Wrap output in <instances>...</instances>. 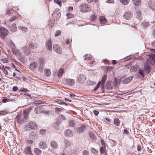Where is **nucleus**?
Here are the masks:
<instances>
[{
  "instance_id": "1",
  "label": "nucleus",
  "mask_w": 155,
  "mask_h": 155,
  "mask_svg": "<svg viewBox=\"0 0 155 155\" xmlns=\"http://www.w3.org/2000/svg\"><path fill=\"white\" fill-rule=\"evenodd\" d=\"M155 66V59H148L146 62V64L144 66L143 70H140L139 72L144 78L145 74H148L150 72V69L152 66Z\"/></svg>"
},
{
  "instance_id": "2",
  "label": "nucleus",
  "mask_w": 155,
  "mask_h": 155,
  "mask_svg": "<svg viewBox=\"0 0 155 155\" xmlns=\"http://www.w3.org/2000/svg\"><path fill=\"white\" fill-rule=\"evenodd\" d=\"M38 47L36 43H33L31 42H29L28 45L23 48V51L24 55L27 56L31 53L35 52Z\"/></svg>"
},
{
  "instance_id": "3",
  "label": "nucleus",
  "mask_w": 155,
  "mask_h": 155,
  "mask_svg": "<svg viewBox=\"0 0 155 155\" xmlns=\"http://www.w3.org/2000/svg\"><path fill=\"white\" fill-rule=\"evenodd\" d=\"M44 59H40L38 62L33 61L30 65V68L31 69L38 67V69L40 72H42L44 69Z\"/></svg>"
},
{
  "instance_id": "4",
  "label": "nucleus",
  "mask_w": 155,
  "mask_h": 155,
  "mask_svg": "<svg viewBox=\"0 0 155 155\" xmlns=\"http://www.w3.org/2000/svg\"><path fill=\"white\" fill-rule=\"evenodd\" d=\"M79 8L81 11L84 12H89L91 10L89 5L87 4L81 5L80 6Z\"/></svg>"
},
{
  "instance_id": "5",
  "label": "nucleus",
  "mask_w": 155,
  "mask_h": 155,
  "mask_svg": "<svg viewBox=\"0 0 155 155\" xmlns=\"http://www.w3.org/2000/svg\"><path fill=\"white\" fill-rule=\"evenodd\" d=\"M8 31L4 27H1L0 28V37L4 38L5 37L8 35Z\"/></svg>"
},
{
  "instance_id": "6",
  "label": "nucleus",
  "mask_w": 155,
  "mask_h": 155,
  "mask_svg": "<svg viewBox=\"0 0 155 155\" xmlns=\"http://www.w3.org/2000/svg\"><path fill=\"white\" fill-rule=\"evenodd\" d=\"M133 76H130L127 78H125L124 77H122L120 79V81L122 82L124 84H127L130 82L133 79Z\"/></svg>"
},
{
  "instance_id": "7",
  "label": "nucleus",
  "mask_w": 155,
  "mask_h": 155,
  "mask_svg": "<svg viewBox=\"0 0 155 155\" xmlns=\"http://www.w3.org/2000/svg\"><path fill=\"white\" fill-rule=\"evenodd\" d=\"M37 127L36 124L34 122H30L27 126V130H29L30 129L35 130Z\"/></svg>"
},
{
  "instance_id": "8",
  "label": "nucleus",
  "mask_w": 155,
  "mask_h": 155,
  "mask_svg": "<svg viewBox=\"0 0 155 155\" xmlns=\"http://www.w3.org/2000/svg\"><path fill=\"white\" fill-rule=\"evenodd\" d=\"M53 48L54 50L58 53L61 54L62 52V50L61 47L58 44L54 45Z\"/></svg>"
},
{
  "instance_id": "9",
  "label": "nucleus",
  "mask_w": 155,
  "mask_h": 155,
  "mask_svg": "<svg viewBox=\"0 0 155 155\" xmlns=\"http://www.w3.org/2000/svg\"><path fill=\"white\" fill-rule=\"evenodd\" d=\"M86 77L83 74H80L78 78V82L80 84H83L86 80Z\"/></svg>"
},
{
  "instance_id": "10",
  "label": "nucleus",
  "mask_w": 155,
  "mask_h": 155,
  "mask_svg": "<svg viewBox=\"0 0 155 155\" xmlns=\"http://www.w3.org/2000/svg\"><path fill=\"white\" fill-rule=\"evenodd\" d=\"M123 17L126 20H130L133 16V15L130 11H127L124 13Z\"/></svg>"
},
{
  "instance_id": "11",
  "label": "nucleus",
  "mask_w": 155,
  "mask_h": 155,
  "mask_svg": "<svg viewBox=\"0 0 155 155\" xmlns=\"http://www.w3.org/2000/svg\"><path fill=\"white\" fill-rule=\"evenodd\" d=\"M16 118L17 119V122L20 124H22L26 120L24 119L22 115L19 114L17 116Z\"/></svg>"
},
{
  "instance_id": "12",
  "label": "nucleus",
  "mask_w": 155,
  "mask_h": 155,
  "mask_svg": "<svg viewBox=\"0 0 155 155\" xmlns=\"http://www.w3.org/2000/svg\"><path fill=\"white\" fill-rule=\"evenodd\" d=\"M46 47L47 49L50 51H52V45L51 44V40L48 39L46 42Z\"/></svg>"
},
{
  "instance_id": "13",
  "label": "nucleus",
  "mask_w": 155,
  "mask_h": 155,
  "mask_svg": "<svg viewBox=\"0 0 155 155\" xmlns=\"http://www.w3.org/2000/svg\"><path fill=\"white\" fill-rule=\"evenodd\" d=\"M38 147L41 149H45L47 147V145L45 142L41 141L39 143Z\"/></svg>"
},
{
  "instance_id": "14",
  "label": "nucleus",
  "mask_w": 155,
  "mask_h": 155,
  "mask_svg": "<svg viewBox=\"0 0 155 155\" xmlns=\"http://www.w3.org/2000/svg\"><path fill=\"white\" fill-rule=\"evenodd\" d=\"M64 134L66 137H71L73 136V132L70 130H67L65 131Z\"/></svg>"
},
{
  "instance_id": "15",
  "label": "nucleus",
  "mask_w": 155,
  "mask_h": 155,
  "mask_svg": "<svg viewBox=\"0 0 155 155\" xmlns=\"http://www.w3.org/2000/svg\"><path fill=\"white\" fill-rule=\"evenodd\" d=\"M12 52L13 54L17 56H20L21 54V53L20 51L15 48H12Z\"/></svg>"
},
{
  "instance_id": "16",
  "label": "nucleus",
  "mask_w": 155,
  "mask_h": 155,
  "mask_svg": "<svg viewBox=\"0 0 155 155\" xmlns=\"http://www.w3.org/2000/svg\"><path fill=\"white\" fill-rule=\"evenodd\" d=\"M37 135H36V133L34 132H31L30 134V138L32 140H35L37 138Z\"/></svg>"
},
{
  "instance_id": "17",
  "label": "nucleus",
  "mask_w": 155,
  "mask_h": 155,
  "mask_svg": "<svg viewBox=\"0 0 155 155\" xmlns=\"http://www.w3.org/2000/svg\"><path fill=\"white\" fill-rule=\"evenodd\" d=\"M42 107L38 106L36 107L35 109V111L37 114H39L42 112Z\"/></svg>"
},
{
  "instance_id": "18",
  "label": "nucleus",
  "mask_w": 155,
  "mask_h": 155,
  "mask_svg": "<svg viewBox=\"0 0 155 155\" xmlns=\"http://www.w3.org/2000/svg\"><path fill=\"white\" fill-rule=\"evenodd\" d=\"M66 80L68 84L69 85L72 86L74 85V81L73 79H67Z\"/></svg>"
},
{
  "instance_id": "19",
  "label": "nucleus",
  "mask_w": 155,
  "mask_h": 155,
  "mask_svg": "<svg viewBox=\"0 0 155 155\" xmlns=\"http://www.w3.org/2000/svg\"><path fill=\"white\" fill-rule=\"evenodd\" d=\"M100 22L101 24H105L107 21V20L105 17L103 16H100L99 18Z\"/></svg>"
},
{
  "instance_id": "20",
  "label": "nucleus",
  "mask_w": 155,
  "mask_h": 155,
  "mask_svg": "<svg viewBox=\"0 0 155 155\" xmlns=\"http://www.w3.org/2000/svg\"><path fill=\"white\" fill-rule=\"evenodd\" d=\"M50 144L51 146L53 148H57L58 147V145L57 143L54 141H51Z\"/></svg>"
},
{
  "instance_id": "21",
  "label": "nucleus",
  "mask_w": 155,
  "mask_h": 155,
  "mask_svg": "<svg viewBox=\"0 0 155 155\" xmlns=\"http://www.w3.org/2000/svg\"><path fill=\"white\" fill-rule=\"evenodd\" d=\"M34 152L37 155H41L42 153V151L38 148H35Z\"/></svg>"
},
{
  "instance_id": "22",
  "label": "nucleus",
  "mask_w": 155,
  "mask_h": 155,
  "mask_svg": "<svg viewBox=\"0 0 155 155\" xmlns=\"http://www.w3.org/2000/svg\"><path fill=\"white\" fill-rule=\"evenodd\" d=\"M149 6L153 10L155 8V3L152 1H150L148 3Z\"/></svg>"
},
{
  "instance_id": "23",
  "label": "nucleus",
  "mask_w": 155,
  "mask_h": 155,
  "mask_svg": "<svg viewBox=\"0 0 155 155\" xmlns=\"http://www.w3.org/2000/svg\"><path fill=\"white\" fill-rule=\"evenodd\" d=\"M17 29V27L16 25L15 24H12L11 28H10V30L12 32H15L16 31Z\"/></svg>"
},
{
  "instance_id": "24",
  "label": "nucleus",
  "mask_w": 155,
  "mask_h": 155,
  "mask_svg": "<svg viewBox=\"0 0 155 155\" xmlns=\"http://www.w3.org/2000/svg\"><path fill=\"white\" fill-rule=\"evenodd\" d=\"M64 70L62 68H60L58 71V76L59 78L61 77L62 75L64 74Z\"/></svg>"
},
{
  "instance_id": "25",
  "label": "nucleus",
  "mask_w": 155,
  "mask_h": 155,
  "mask_svg": "<svg viewBox=\"0 0 155 155\" xmlns=\"http://www.w3.org/2000/svg\"><path fill=\"white\" fill-rule=\"evenodd\" d=\"M107 86L108 89H112L113 87L112 82L110 81H107L106 84Z\"/></svg>"
},
{
  "instance_id": "26",
  "label": "nucleus",
  "mask_w": 155,
  "mask_h": 155,
  "mask_svg": "<svg viewBox=\"0 0 155 155\" xmlns=\"http://www.w3.org/2000/svg\"><path fill=\"white\" fill-rule=\"evenodd\" d=\"M85 129V127L84 126H82L78 127L77 128V131L80 133L83 132Z\"/></svg>"
},
{
  "instance_id": "27",
  "label": "nucleus",
  "mask_w": 155,
  "mask_h": 155,
  "mask_svg": "<svg viewBox=\"0 0 155 155\" xmlns=\"http://www.w3.org/2000/svg\"><path fill=\"white\" fill-rule=\"evenodd\" d=\"M138 66L136 65L132 67L130 69V71L132 72H136L138 70Z\"/></svg>"
},
{
  "instance_id": "28",
  "label": "nucleus",
  "mask_w": 155,
  "mask_h": 155,
  "mask_svg": "<svg viewBox=\"0 0 155 155\" xmlns=\"http://www.w3.org/2000/svg\"><path fill=\"white\" fill-rule=\"evenodd\" d=\"M45 75L49 77L50 76L51 74V71L49 69H45Z\"/></svg>"
},
{
  "instance_id": "29",
  "label": "nucleus",
  "mask_w": 155,
  "mask_h": 155,
  "mask_svg": "<svg viewBox=\"0 0 155 155\" xmlns=\"http://www.w3.org/2000/svg\"><path fill=\"white\" fill-rule=\"evenodd\" d=\"M135 5L139 6L141 5V0H132Z\"/></svg>"
},
{
  "instance_id": "30",
  "label": "nucleus",
  "mask_w": 155,
  "mask_h": 155,
  "mask_svg": "<svg viewBox=\"0 0 155 155\" xmlns=\"http://www.w3.org/2000/svg\"><path fill=\"white\" fill-rule=\"evenodd\" d=\"M120 2L124 5L128 4L130 2V0H120Z\"/></svg>"
},
{
  "instance_id": "31",
  "label": "nucleus",
  "mask_w": 155,
  "mask_h": 155,
  "mask_svg": "<svg viewBox=\"0 0 155 155\" xmlns=\"http://www.w3.org/2000/svg\"><path fill=\"white\" fill-rule=\"evenodd\" d=\"M114 124L116 126H119L120 123V121L119 119L117 118H115L114 120Z\"/></svg>"
},
{
  "instance_id": "32",
  "label": "nucleus",
  "mask_w": 155,
  "mask_h": 155,
  "mask_svg": "<svg viewBox=\"0 0 155 155\" xmlns=\"http://www.w3.org/2000/svg\"><path fill=\"white\" fill-rule=\"evenodd\" d=\"M0 69L2 70L5 75H8V72L7 70L4 68L3 66L2 68L0 66Z\"/></svg>"
},
{
  "instance_id": "33",
  "label": "nucleus",
  "mask_w": 155,
  "mask_h": 155,
  "mask_svg": "<svg viewBox=\"0 0 155 155\" xmlns=\"http://www.w3.org/2000/svg\"><path fill=\"white\" fill-rule=\"evenodd\" d=\"M65 147H69L71 145V143L68 140L65 141Z\"/></svg>"
},
{
  "instance_id": "34",
  "label": "nucleus",
  "mask_w": 155,
  "mask_h": 155,
  "mask_svg": "<svg viewBox=\"0 0 155 155\" xmlns=\"http://www.w3.org/2000/svg\"><path fill=\"white\" fill-rule=\"evenodd\" d=\"M106 147L105 145L103 146L100 149V151L101 153H104L105 152V148Z\"/></svg>"
},
{
  "instance_id": "35",
  "label": "nucleus",
  "mask_w": 155,
  "mask_h": 155,
  "mask_svg": "<svg viewBox=\"0 0 155 155\" xmlns=\"http://www.w3.org/2000/svg\"><path fill=\"white\" fill-rule=\"evenodd\" d=\"M91 152L94 154L97 155V154L98 151L96 150L94 148H92L91 150Z\"/></svg>"
},
{
  "instance_id": "36",
  "label": "nucleus",
  "mask_w": 155,
  "mask_h": 155,
  "mask_svg": "<svg viewBox=\"0 0 155 155\" xmlns=\"http://www.w3.org/2000/svg\"><path fill=\"white\" fill-rule=\"evenodd\" d=\"M56 110V113L57 114H58L61 110H63L60 108L56 107L55 108Z\"/></svg>"
},
{
  "instance_id": "37",
  "label": "nucleus",
  "mask_w": 155,
  "mask_h": 155,
  "mask_svg": "<svg viewBox=\"0 0 155 155\" xmlns=\"http://www.w3.org/2000/svg\"><path fill=\"white\" fill-rule=\"evenodd\" d=\"M113 69V68L111 66H108L106 68L107 72L112 71Z\"/></svg>"
},
{
  "instance_id": "38",
  "label": "nucleus",
  "mask_w": 155,
  "mask_h": 155,
  "mask_svg": "<svg viewBox=\"0 0 155 155\" xmlns=\"http://www.w3.org/2000/svg\"><path fill=\"white\" fill-rule=\"evenodd\" d=\"M19 29L22 30L25 32L27 31L28 29L27 28H25L23 27H20L19 28Z\"/></svg>"
},
{
  "instance_id": "39",
  "label": "nucleus",
  "mask_w": 155,
  "mask_h": 155,
  "mask_svg": "<svg viewBox=\"0 0 155 155\" xmlns=\"http://www.w3.org/2000/svg\"><path fill=\"white\" fill-rule=\"evenodd\" d=\"M142 25L143 27H147L149 25V24L148 22H144L143 23Z\"/></svg>"
},
{
  "instance_id": "40",
  "label": "nucleus",
  "mask_w": 155,
  "mask_h": 155,
  "mask_svg": "<svg viewBox=\"0 0 155 155\" xmlns=\"http://www.w3.org/2000/svg\"><path fill=\"white\" fill-rule=\"evenodd\" d=\"M8 112L5 111H0V114L1 115H5L8 114Z\"/></svg>"
},
{
  "instance_id": "41",
  "label": "nucleus",
  "mask_w": 155,
  "mask_h": 155,
  "mask_svg": "<svg viewBox=\"0 0 155 155\" xmlns=\"http://www.w3.org/2000/svg\"><path fill=\"white\" fill-rule=\"evenodd\" d=\"M106 76H104L102 78L101 81L102 83V84H104L106 81Z\"/></svg>"
},
{
  "instance_id": "42",
  "label": "nucleus",
  "mask_w": 155,
  "mask_h": 155,
  "mask_svg": "<svg viewBox=\"0 0 155 155\" xmlns=\"http://www.w3.org/2000/svg\"><path fill=\"white\" fill-rule=\"evenodd\" d=\"M26 149H27V151L26 153L27 154H30L31 153V150L30 147H27Z\"/></svg>"
},
{
  "instance_id": "43",
  "label": "nucleus",
  "mask_w": 155,
  "mask_h": 155,
  "mask_svg": "<svg viewBox=\"0 0 155 155\" xmlns=\"http://www.w3.org/2000/svg\"><path fill=\"white\" fill-rule=\"evenodd\" d=\"M36 103L37 104H43L45 103V101H42L38 100L35 101Z\"/></svg>"
},
{
  "instance_id": "44",
  "label": "nucleus",
  "mask_w": 155,
  "mask_h": 155,
  "mask_svg": "<svg viewBox=\"0 0 155 155\" xmlns=\"http://www.w3.org/2000/svg\"><path fill=\"white\" fill-rule=\"evenodd\" d=\"M54 2L55 3L58 4L59 6H61V2L59 1V0H54Z\"/></svg>"
},
{
  "instance_id": "45",
  "label": "nucleus",
  "mask_w": 155,
  "mask_h": 155,
  "mask_svg": "<svg viewBox=\"0 0 155 155\" xmlns=\"http://www.w3.org/2000/svg\"><path fill=\"white\" fill-rule=\"evenodd\" d=\"M1 61L4 63H8V61L7 59H1Z\"/></svg>"
},
{
  "instance_id": "46",
  "label": "nucleus",
  "mask_w": 155,
  "mask_h": 155,
  "mask_svg": "<svg viewBox=\"0 0 155 155\" xmlns=\"http://www.w3.org/2000/svg\"><path fill=\"white\" fill-rule=\"evenodd\" d=\"M23 115V117L24 118V119H25L26 120V119L28 117V114H27L26 113L24 112V115Z\"/></svg>"
},
{
  "instance_id": "47",
  "label": "nucleus",
  "mask_w": 155,
  "mask_h": 155,
  "mask_svg": "<svg viewBox=\"0 0 155 155\" xmlns=\"http://www.w3.org/2000/svg\"><path fill=\"white\" fill-rule=\"evenodd\" d=\"M69 126L71 127H73L74 125V123L72 121H70L69 122Z\"/></svg>"
},
{
  "instance_id": "48",
  "label": "nucleus",
  "mask_w": 155,
  "mask_h": 155,
  "mask_svg": "<svg viewBox=\"0 0 155 155\" xmlns=\"http://www.w3.org/2000/svg\"><path fill=\"white\" fill-rule=\"evenodd\" d=\"M103 61L104 63L105 64H109V61L107 60V59H104L103 60Z\"/></svg>"
},
{
  "instance_id": "49",
  "label": "nucleus",
  "mask_w": 155,
  "mask_h": 155,
  "mask_svg": "<svg viewBox=\"0 0 155 155\" xmlns=\"http://www.w3.org/2000/svg\"><path fill=\"white\" fill-rule=\"evenodd\" d=\"M67 16L68 18H70L73 16V15L71 14H68L66 15Z\"/></svg>"
},
{
  "instance_id": "50",
  "label": "nucleus",
  "mask_w": 155,
  "mask_h": 155,
  "mask_svg": "<svg viewBox=\"0 0 155 155\" xmlns=\"http://www.w3.org/2000/svg\"><path fill=\"white\" fill-rule=\"evenodd\" d=\"M91 18L92 21H94L96 19L97 17L94 15L92 16Z\"/></svg>"
},
{
  "instance_id": "51",
  "label": "nucleus",
  "mask_w": 155,
  "mask_h": 155,
  "mask_svg": "<svg viewBox=\"0 0 155 155\" xmlns=\"http://www.w3.org/2000/svg\"><path fill=\"white\" fill-rule=\"evenodd\" d=\"M16 18L15 16L12 17L11 19L9 20V21L11 22H12L13 21L15 20Z\"/></svg>"
},
{
  "instance_id": "52",
  "label": "nucleus",
  "mask_w": 155,
  "mask_h": 155,
  "mask_svg": "<svg viewBox=\"0 0 155 155\" xmlns=\"http://www.w3.org/2000/svg\"><path fill=\"white\" fill-rule=\"evenodd\" d=\"M74 24L70 22L66 24V26H68V25H69V27H72L74 25Z\"/></svg>"
},
{
  "instance_id": "53",
  "label": "nucleus",
  "mask_w": 155,
  "mask_h": 155,
  "mask_svg": "<svg viewBox=\"0 0 155 155\" xmlns=\"http://www.w3.org/2000/svg\"><path fill=\"white\" fill-rule=\"evenodd\" d=\"M141 148L140 145H138L137 146V150L138 151H140L141 150Z\"/></svg>"
},
{
  "instance_id": "54",
  "label": "nucleus",
  "mask_w": 155,
  "mask_h": 155,
  "mask_svg": "<svg viewBox=\"0 0 155 155\" xmlns=\"http://www.w3.org/2000/svg\"><path fill=\"white\" fill-rule=\"evenodd\" d=\"M88 152L87 150H84L83 151V155H88Z\"/></svg>"
},
{
  "instance_id": "55",
  "label": "nucleus",
  "mask_w": 155,
  "mask_h": 155,
  "mask_svg": "<svg viewBox=\"0 0 155 155\" xmlns=\"http://www.w3.org/2000/svg\"><path fill=\"white\" fill-rule=\"evenodd\" d=\"M106 2L108 3H114V0H107L106 1Z\"/></svg>"
},
{
  "instance_id": "56",
  "label": "nucleus",
  "mask_w": 155,
  "mask_h": 155,
  "mask_svg": "<svg viewBox=\"0 0 155 155\" xmlns=\"http://www.w3.org/2000/svg\"><path fill=\"white\" fill-rule=\"evenodd\" d=\"M91 57H92V56L90 54H87L86 55H85L84 56V57L85 58L86 57H87V58H91Z\"/></svg>"
},
{
  "instance_id": "57",
  "label": "nucleus",
  "mask_w": 155,
  "mask_h": 155,
  "mask_svg": "<svg viewBox=\"0 0 155 155\" xmlns=\"http://www.w3.org/2000/svg\"><path fill=\"white\" fill-rule=\"evenodd\" d=\"M93 113L96 116H97L98 114H99V112L96 110H93Z\"/></svg>"
},
{
  "instance_id": "58",
  "label": "nucleus",
  "mask_w": 155,
  "mask_h": 155,
  "mask_svg": "<svg viewBox=\"0 0 155 155\" xmlns=\"http://www.w3.org/2000/svg\"><path fill=\"white\" fill-rule=\"evenodd\" d=\"M61 31H58L56 32V33L55 35V36H57L60 35L61 34Z\"/></svg>"
},
{
  "instance_id": "59",
  "label": "nucleus",
  "mask_w": 155,
  "mask_h": 155,
  "mask_svg": "<svg viewBox=\"0 0 155 155\" xmlns=\"http://www.w3.org/2000/svg\"><path fill=\"white\" fill-rule=\"evenodd\" d=\"M19 60L23 63H25L26 60L25 59H18Z\"/></svg>"
},
{
  "instance_id": "60",
  "label": "nucleus",
  "mask_w": 155,
  "mask_h": 155,
  "mask_svg": "<svg viewBox=\"0 0 155 155\" xmlns=\"http://www.w3.org/2000/svg\"><path fill=\"white\" fill-rule=\"evenodd\" d=\"M12 89L14 91H15L18 90V87L17 86H14L13 87Z\"/></svg>"
},
{
  "instance_id": "61",
  "label": "nucleus",
  "mask_w": 155,
  "mask_h": 155,
  "mask_svg": "<svg viewBox=\"0 0 155 155\" xmlns=\"http://www.w3.org/2000/svg\"><path fill=\"white\" fill-rule=\"evenodd\" d=\"M124 134L127 135H128L129 133L128 131L125 129L124 130Z\"/></svg>"
},
{
  "instance_id": "62",
  "label": "nucleus",
  "mask_w": 155,
  "mask_h": 155,
  "mask_svg": "<svg viewBox=\"0 0 155 155\" xmlns=\"http://www.w3.org/2000/svg\"><path fill=\"white\" fill-rule=\"evenodd\" d=\"M46 132V131L45 130H40V132L41 134H44Z\"/></svg>"
},
{
  "instance_id": "63",
  "label": "nucleus",
  "mask_w": 155,
  "mask_h": 155,
  "mask_svg": "<svg viewBox=\"0 0 155 155\" xmlns=\"http://www.w3.org/2000/svg\"><path fill=\"white\" fill-rule=\"evenodd\" d=\"M114 87H116L117 86V83L116 81V78L114 80Z\"/></svg>"
},
{
  "instance_id": "64",
  "label": "nucleus",
  "mask_w": 155,
  "mask_h": 155,
  "mask_svg": "<svg viewBox=\"0 0 155 155\" xmlns=\"http://www.w3.org/2000/svg\"><path fill=\"white\" fill-rule=\"evenodd\" d=\"M151 45L153 47L155 48V41L152 43Z\"/></svg>"
}]
</instances>
